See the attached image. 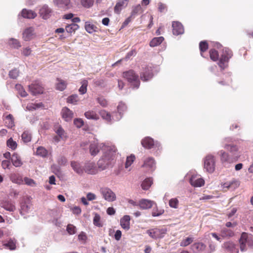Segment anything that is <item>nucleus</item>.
<instances>
[{
  "instance_id": "obj_1",
  "label": "nucleus",
  "mask_w": 253,
  "mask_h": 253,
  "mask_svg": "<svg viewBox=\"0 0 253 253\" xmlns=\"http://www.w3.org/2000/svg\"><path fill=\"white\" fill-rule=\"evenodd\" d=\"M100 150L102 156L97 161V165L101 170H103L114 163L118 154V149L114 144L109 142L99 143L93 141L90 143L89 152L91 156H97Z\"/></svg>"
},
{
  "instance_id": "obj_2",
  "label": "nucleus",
  "mask_w": 253,
  "mask_h": 253,
  "mask_svg": "<svg viewBox=\"0 0 253 253\" xmlns=\"http://www.w3.org/2000/svg\"><path fill=\"white\" fill-rule=\"evenodd\" d=\"M210 56L213 61H218V65L221 70H224L228 66L229 60L233 56L232 51L228 47H224L219 53L214 49L210 50Z\"/></svg>"
},
{
  "instance_id": "obj_3",
  "label": "nucleus",
  "mask_w": 253,
  "mask_h": 253,
  "mask_svg": "<svg viewBox=\"0 0 253 253\" xmlns=\"http://www.w3.org/2000/svg\"><path fill=\"white\" fill-rule=\"evenodd\" d=\"M142 146L145 149L152 150V152L155 156H159L163 150L161 143L158 140H155L152 138L147 136L141 141Z\"/></svg>"
},
{
  "instance_id": "obj_4",
  "label": "nucleus",
  "mask_w": 253,
  "mask_h": 253,
  "mask_svg": "<svg viewBox=\"0 0 253 253\" xmlns=\"http://www.w3.org/2000/svg\"><path fill=\"white\" fill-rule=\"evenodd\" d=\"M238 140L231 137H225L222 141L223 147L228 151L234 158H239L240 153L237 145Z\"/></svg>"
},
{
  "instance_id": "obj_5",
  "label": "nucleus",
  "mask_w": 253,
  "mask_h": 253,
  "mask_svg": "<svg viewBox=\"0 0 253 253\" xmlns=\"http://www.w3.org/2000/svg\"><path fill=\"white\" fill-rule=\"evenodd\" d=\"M240 249L241 252L247 251L248 248L253 249V236L243 232L239 239Z\"/></svg>"
},
{
  "instance_id": "obj_6",
  "label": "nucleus",
  "mask_w": 253,
  "mask_h": 253,
  "mask_svg": "<svg viewBox=\"0 0 253 253\" xmlns=\"http://www.w3.org/2000/svg\"><path fill=\"white\" fill-rule=\"evenodd\" d=\"M204 169L206 171L212 173L215 169V157L214 155L209 154L203 159Z\"/></svg>"
},
{
  "instance_id": "obj_7",
  "label": "nucleus",
  "mask_w": 253,
  "mask_h": 253,
  "mask_svg": "<svg viewBox=\"0 0 253 253\" xmlns=\"http://www.w3.org/2000/svg\"><path fill=\"white\" fill-rule=\"evenodd\" d=\"M123 77L127 81L132 88L137 89L139 87L140 85L139 77L134 71L129 70L124 72Z\"/></svg>"
},
{
  "instance_id": "obj_8",
  "label": "nucleus",
  "mask_w": 253,
  "mask_h": 253,
  "mask_svg": "<svg viewBox=\"0 0 253 253\" xmlns=\"http://www.w3.org/2000/svg\"><path fill=\"white\" fill-rule=\"evenodd\" d=\"M141 167L148 172H153L156 168V162L155 159L151 156H144L142 159Z\"/></svg>"
},
{
  "instance_id": "obj_9",
  "label": "nucleus",
  "mask_w": 253,
  "mask_h": 253,
  "mask_svg": "<svg viewBox=\"0 0 253 253\" xmlns=\"http://www.w3.org/2000/svg\"><path fill=\"white\" fill-rule=\"evenodd\" d=\"M188 177L190 184L194 187H201L205 184L204 179L199 174L190 171L186 175Z\"/></svg>"
},
{
  "instance_id": "obj_10",
  "label": "nucleus",
  "mask_w": 253,
  "mask_h": 253,
  "mask_svg": "<svg viewBox=\"0 0 253 253\" xmlns=\"http://www.w3.org/2000/svg\"><path fill=\"white\" fill-rule=\"evenodd\" d=\"M33 205L29 197L24 198L20 203V214L26 217L27 214L30 213L33 210Z\"/></svg>"
},
{
  "instance_id": "obj_11",
  "label": "nucleus",
  "mask_w": 253,
  "mask_h": 253,
  "mask_svg": "<svg viewBox=\"0 0 253 253\" xmlns=\"http://www.w3.org/2000/svg\"><path fill=\"white\" fill-rule=\"evenodd\" d=\"M100 192L103 198L107 202H112L116 201V194L108 187H102L100 189Z\"/></svg>"
},
{
  "instance_id": "obj_12",
  "label": "nucleus",
  "mask_w": 253,
  "mask_h": 253,
  "mask_svg": "<svg viewBox=\"0 0 253 253\" xmlns=\"http://www.w3.org/2000/svg\"><path fill=\"white\" fill-rule=\"evenodd\" d=\"M167 230L165 228H153L147 230L146 233L153 239L156 240L163 238L167 233Z\"/></svg>"
},
{
  "instance_id": "obj_13",
  "label": "nucleus",
  "mask_w": 253,
  "mask_h": 253,
  "mask_svg": "<svg viewBox=\"0 0 253 253\" xmlns=\"http://www.w3.org/2000/svg\"><path fill=\"white\" fill-rule=\"evenodd\" d=\"M153 77V68L151 65L145 66L140 73V79L143 82L151 80Z\"/></svg>"
},
{
  "instance_id": "obj_14",
  "label": "nucleus",
  "mask_w": 253,
  "mask_h": 253,
  "mask_svg": "<svg viewBox=\"0 0 253 253\" xmlns=\"http://www.w3.org/2000/svg\"><path fill=\"white\" fill-rule=\"evenodd\" d=\"M222 248L226 253H239V245L232 241L225 242L222 245Z\"/></svg>"
},
{
  "instance_id": "obj_15",
  "label": "nucleus",
  "mask_w": 253,
  "mask_h": 253,
  "mask_svg": "<svg viewBox=\"0 0 253 253\" xmlns=\"http://www.w3.org/2000/svg\"><path fill=\"white\" fill-rule=\"evenodd\" d=\"M127 106L123 101H120L117 107V111L114 112L117 121H119L123 117L125 113L127 111Z\"/></svg>"
},
{
  "instance_id": "obj_16",
  "label": "nucleus",
  "mask_w": 253,
  "mask_h": 253,
  "mask_svg": "<svg viewBox=\"0 0 253 253\" xmlns=\"http://www.w3.org/2000/svg\"><path fill=\"white\" fill-rule=\"evenodd\" d=\"M99 170L101 171L99 169L98 166H96L95 163L93 162H87L84 165V171L88 174H95Z\"/></svg>"
},
{
  "instance_id": "obj_17",
  "label": "nucleus",
  "mask_w": 253,
  "mask_h": 253,
  "mask_svg": "<svg viewBox=\"0 0 253 253\" xmlns=\"http://www.w3.org/2000/svg\"><path fill=\"white\" fill-rule=\"evenodd\" d=\"M99 115L103 120L109 124H112L115 122H118L116 119V116L114 112L111 114L105 110H101L99 111Z\"/></svg>"
},
{
  "instance_id": "obj_18",
  "label": "nucleus",
  "mask_w": 253,
  "mask_h": 253,
  "mask_svg": "<svg viewBox=\"0 0 253 253\" xmlns=\"http://www.w3.org/2000/svg\"><path fill=\"white\" fill-rule=\"evenodd\" d=\"M206 246L203 243L198 242L191 246V250L194 253H209L206 251Z\"/></svg>"
},
{
  "instance_id": "obj_19",
  "label": "nucleus",
  "mask_w": 253,
  "mask_h": 253,
  "mask_svg": "<svg viewBox=\"0 0 253 253\" xmlns=\"http://www.w3.org/2000/svg\"><path fill=\"white\" fill-rule=\"evenodd\" d=\"M172 33L176 36L182 35L184 32V30L182 24L178 21H174L172 22Z\"/></svg>"
},
{
  "instance_id": "obj_20",
  "label": "nucleus",
  "mask_w": 253,
  "mask_h": 253,
  "mask_svg": "<svg viewBox=\"0 0 253 253\" xmlns=\"http://www.w3.org/2000/svg\"><path fill=\"white\" fill-rule=\"evenodd\" d=\"M30 91L33 95L41 94L43 92V87L40 83H35L29 85Z\"/></svg>"
},
{
  "instance_id": "obj_21",
  "label": "nucleus",
  "mask_w": 253,
  "mask_h": 253,
  "mask_svg": "<svg viewBox=\"0 0 253 253\" xmlns=\"http://www.w3.org/2000/svg\"><path fill=\"white\" fill-rule=\"evenodd\" d=\"M0 206L10 212L14 211L16 207L13 202L8 200H2L0 203Z\"/></svg>"
},
{
  "instance_id": "obj_22",
  "label": "nucleus",
  "mask_w": 253,
  "mask_h": 253,
  "mask_svg": "<svg viewBox=\"0 0 253 253\" xmlns=\"http://www.w3.org/2000/svg\"><path fill=\"white\" fill-rule=\"evenodd\" d=\"M51 9L46 5H43L39 11L40 16L44 19H48L51 16Z\"/></svg>"
},
{
  "instance_id": "obj_23",
  "label": "nucleus",
  "mask_w": 253,
  "mask_h": 253,
  "mask_svg": "<svg viewBox=\"0 0 253 253\" xmlns=\"http://www.w3.org/2000/svg\"><path fill=\"white\" fill-rule=\"evenodd\" d=\"M62 118L66 122H70L72 120L74 114L73 112L67 107H64L61 111Z\"/></svg>"
},
{
  "instance_id": "obj_24",
  "label": "nucleus",
  "mask_w": 253,
  "mask_h": 253,
  "mask_svg": "<svg viewBox=\"0 0 253 253\" xmlns=\"http://www.w3.org/2000/svg\"><path fill=\"white\" fill-rule=\"evenodd\" d=\"M154 204L155 203L153 201L143 199L139 201L138 206L141 209L146 210L152 207Z\"/></svg>"
},
{
  "instance_id": "obj_25",
  "label": "nucleus",
  "mask_w": 253,
  "mask_h": 253,
  "mask_svg": "<svg viewBox=\"0 0 253 253\" xmlns=\"http://www.w3.org/2000/svg\"><path fill=\"white\" fill-rule=\"evenodd\" d=\"M128 0H120L117 3L114 7V12L117 14H120L121 11L128 4Z\"/></svg>"
},
{
  "instance_id": "obj_26",
  "label": "nucleus",
  "mask_w": 253,
  "mask_h": 253,
  "mask_svg": "<svg viewBox=\"0 0 253 253\" xmlns=\"http://www.w3.org/2000/svg\"><path fill=\"white\" fill-rule=\"evenodd\" d=\"M34 36V29L30 27L25 29L23 33V38L25 41L31 40Z\"/></svg>"
},
{
  "instance_id": "obj_27",
  "label": "nucleus",
  "mask_w": 253,
  "mask_h": 253,
  "mask_svg": "<svg viewBox=\"0 0 253 253\" xmlns=\"http://www.w3.org/2000/svg\"><path fill=\"white\" fill-rule=\"evenodd\" d=\"M24 18L27 19H34L37 16V13L32 10L27 9L26 8L23 9L20 14H19Z\"/></svg>"
},
{
  "instance_id": "obj_28",
  "label": "nucleus",
  "mask_w": 253,
  "mask_h": 253,
  "mask_svg": "<svg viewBox=\"0 0 253 253\" xmlns=\"http://www.w3.org/2000/svg\"><path fill=\"white\" fill-rule=\"evenodd\" d=\"M7 45L12 49H18L21 46L20 42L14 38H9L6 41Z\"/></svg>"
},
{
  "instance_id": "obj_29",
  "label": "nucleus",
  "mask_w": 253,
  "mask_h": 253,
  "mask_svg": "<svg viewBox=\"0 0 253 253\" xmlns=\"http://www.w3.org/2000/svg\"><path fill=\"white\" fill-rule=\"evenodd\" d=\"M84 116L88 120L97 121L99 119V115L93 110H89L84 113Z\"/></svg>"
},
{
  "instance_id": "obj_30",
  "label": "nucleus",
  "mask_w": 253,
  "mask_h": 253,
  "mask_svg": "<svg viewBox=\"0 0 253 253\" xmlns=\"http://www.w3.org/2000/svg\"><path fill=\"white\" fill-rule=\"evenodd\" d=\"M54 3L58 7L62 8L69 9L71 6L70 0H54Z\"/></svg>"
},
{
  "instance_id": "obj_31",
  "label": "nucleus",
  "mask_w": 253,
  "mask_h": 253,
  "mask_svg": "<svg viewBox=\"0 0 253 253\" xmlns=\"http://www.w3.org/2000/svg\"><path fill=\"white\" fill-rule=\"evenodd\" d=\"M71 166L73 170L79 174H82L84 173V167L83 168L81 164L76 161L71 162Z\"/></svg>"
},
{
  "instance_id": "obj_32",
  "label": "nucleus",
  "mask_w": 253,
  "mask_h": 253,
  "mask_svg": "<svg viewBox=\"0 0 253 253\" xmlns=\"http://www.w3.org/2000/svg\"><path fill=\"white\" fill-rule=\"evenodd\" d=\"M130 218L129 215L124 216L120 220L121 227L124 229L128 230L130 228Z\"/></svg>"
},
{
  "instance_id": "obj_33",
  "label": "nucleus",
  "mask_w": 253,
  "mask_h": 253,
  "mask_svg": "<svg viewBox=\"0 0 253 253\" xmlns=\"http://www.w3.org/2000/svg\"><path fill=\"white\" fill-rule=\"evenodd\" d=\"M11 162L15 167H21L23 163L19 155L17 153H13L11 158Z\"/></svg>"
},
{
  "instance_id": "obj_34",
  "label": "nucleus",
  "mask_w": 253,
  "mask_h": 253,
  "mask_svg": "<svg viewBox=\"0 0 253 253\" xmlns=\"http://www.w3.org/2000/svg\"><path fill=\"white\" fill-rule=\"evenodd\" d=\"M4 121L5 126L8 128H12L14 126V118L11 114L6 115Z\"/></svg>"
},
{
  "instance_id": "obj_35",
  "label": "nucleus",
  "mask_w": 253,
  "mask_h": 253,
  "mask_svg": "<svg viewBox=\"0 0 253 253\" xmlns=\"http://www.w3.org/2000/svg\"><path fill=\"white\" fill-rule=\"evenodd\" d=\"M218 155L220 156L221 162L224 165L229 163L230 157L228 153L223 150H220L218 152Z\"/></svg>"
},
{
  "instance_id": "obj_36",
  "label": "nucleus",
  "mask_w": 253,
  "mask_h": 253,
  "mask_svg": "<svg viewBox=\"0 0 253 253\" xmlns=\"http://www.w3.org/2000/svg\"><path fill=\"white\" fill-rule=\"evenodd\" d=\"M84 27L86 32L89 34H92L97 30V27L89 21L85 22Z\"/></svg>"
},
{
  "instance_id": "obj_37",
  "label": "nucleus",
  "mask_w": 253,
  "mask_h": 253,
  "mask_svg": "<svg viewBox=\"0 0 253 253\" xmlns=\"http://www.w3.org/2000/svg\"><path fill=\"white\" fill-rule=\"evenodd\" d=\"M10 180L12 181V182L20 184L22 183L23 180L22 179V177L18 173H12L10 176Z\"/></svg>"
},
{
  "instance_id": "obj_38",
  "label": "nucleus",
  "mask_w": 253,
  "mask_h": 253,
  "mask_svg": "<svg viewBox=\"0 0 253 253\" xmlns=\"http://www.w3.org/2000/svg\"><path fill=\"white\" fill-rule=\"evenodd\" d=\"M164 40L163 37H159L153 38L150 42V46L151 47H155L160 44Z\"/></svg>"
},
{
  "instance_id": "obj_39",
  "label": "nucleus",
  "mask_w": 253,
  "mask_h": 253,
  "mask_svg": "<svg viewBox=\"0 0 253 253\" xmlns=\"http://www.w3.org/2000/svg\"><path fill=\"white\" fill-rule=\"evenodd\" d=\"M234 233L230 229L223 228L221 231V236L222 238H225L233 236Z\"/></svg>"
},
{
  "instance_id": "obj_40",
  "label": "nucleus",
  "mask_w": 253,
  "mask_h": 253,
  "mask_svg": "<svg viewBox=\"0 0 253 253\" xmlns=\"http://www.w3.org/2000/svg\"><path fill=\"white\" fill-rule=\"evenodd\" d=\"M43 107V104L42 102H40L29 104L27 106V109L28 110L32 111L39 108H42Z\"/></svg>"
},
{
  "instance_id": "obj_41",
  "label": "nucleus",
  "mask_w": 253,
  "mask_h": 253,
  "mask_svg": "<svg viewBox=\"0 0 253 253\" xmlns=\"http://www.w3.org/2000/svg\"><path fill=\"white\" fill-rule=\"evenodd\" d=\"M16 241L15 239H10L6 243L4 244V246L10 250L16 249Z\"/></svg>"
},
{
  "instance_id": "obj_42",
  "label": "nucleus",
  "mask_w": 253,
  "mask_h": 253,
  "mask_svg": "<svg viewBox=\"0 0 253 253\" xmlns=\"http://www.w3.org/2000/svg\"><path fill=\"white\" fill-rule=\"evenodd\" d=\"M152 180L150 178L145 179L141 184V187L144 190H148L152 184Z\"/></svg>"
},
{
  "instance_id": "obj_43",
  "label": "nucleus",
  "mask_w": 253,
  "mask_h": 253,
  "mask_svg": "<svg viewBox=\"0 0 253 253\" xmlns=\"http://www.w3.org/2000/svg\"><path fill=\"white\" fill-rule=\"evenodd\" d=\"M135 159V156L133 154H131L130 156L127 157L125 163V168L128 169L134 162Z\"/></svg>"
},
{
  "instance_id": "obj_44",
  "label": "nucleus",
  "mask_w": 253,
  "mask_h": 253,
  "mask_svg": "<svg viewBox=\"0 0 253 253\" xmlns=\"http://www.w3.org/2000/svg\"><path fill=\"white\" fill-rule=\"evenodd\" d=\"M36 153L40 157H45L48 154V152L44 147L41 146L37 148Z\"/></svg>"
},
{
  "instance_id": "obj_45",
  "label": "nucleus",
  "mask_w": 253,
  "mask_h": 253,
  "mask_svg": "<svg viewBox=\"0 0 253 253\" xmlns=\"http://www.w3.org/2000/svg\"><path fill=\"white\" fill-rule=\"evenodd\" d=\"M94 0H80L81 4L85 8H89L93 5Z\"/></svg>"
},
{
  "instance_id": "obj_46",
  "label": "nucleus",
  "mask_w": 253,
  "mask_h": 253,
  "mask_svg": "<svg viewBox=\"0 0 253 253\" xmlns=\"http://www.w3.org/2000/svg\"><path fill=\"white\" fill-rule=\"evenodd\" d=\"M79 100V98L78 95L73 94L67 98V101L69 103L75 105L77 104Z\"/></svg>"
},
{
  "instance_id": "obj_47",
  "label": "nucleus",
  "mask_w": 253,
  "mask_h": 253,
  "mask_svg": "<svg viewBox=\"0 0 253 253\" xmlns=\"http://www.w3.org/2000/svg\"><path fill=\"white\" fill-rule=\"evenodd\" d=\"M55 131L61 139L66 137V133L61 126H58L57 128H55Z\"/></svg>"
},
{
  "instance_id": "obj_48",
  "label": "nucleus",
  "mask_w": 253,
  "mask_h": 253,
  "mask_svg": "<svg viewBox=\"0 0 253 253\" xmlns=\"http://www.w3.org/2000/svg\"><path fill=\"white\" fill-rule=\"evenodd\" d=\"M79 28V26L78 25L74 23H72L71 24H69L67 25L66 27L65 30L67 31V32L71 33L77 30Z\"/></svg>"
},
{
  "instance_id": "obj_49",
  "label": "nucleus",
  "mask_w": 253,
  "mask_h": 253,
  "mask_svg": "<svg viewBox=\"0 0 253 253\" xmlns=\"http://www.w3.org/2000/svg\"><path fill=\"white\" fill-rule=\"evenodd\" d=\"M199 48L201 51L202 56L205 57L203 55V52L207 50L208 48V44L206 41H202L199 43Z\"/></svg>"
},
{
  "instance_id": "obj_50",
  "label": "nucleus",
  "mask_w": 253,
  "mask_h": 253,
  "mask_svg": "<svg viewBox=\"0 0 253 253\" xmlns=\"http://www.w3.org/2000/svg\"><path fill=\"white\" fill-rule=\"evenodd\" d=\"M15 88L18 91V93L22 97H26L27 95V93L23 88V86L19 84H17L15 85Z\"/></svg>"
},
{
  "instance_id": "obj_51",
  "label": "nucleus",
  "mask_w": 253,
  "mask_h": 253,
  "mask_svg": "<svg viewBox=\"0 0 253 253\" xmlns=\"http://www.w3.org/2000/svg\"><path fill=\"white\" fill-rule=\"evenodd\" d=\"M58 83L56 84V88L58 90L62 91L66 87V83L62 80H57Z\"/></svg>"
},
{
  "instance_id": "obj_52",
  "label": "nucleus",
  "mask_w": 253,
  "mask_h": 253,
  "mask_svg": "<svg viewBox=\"0 0 253 253\" xmlns=\"http://www.w3.org/2000/svg\"><path fill=\"white\" fill-rule=\"evenodd\" d=\"M22 139L25 143L29 142L31 140V134L27 131H25L22 134Z\"/></svg>"
},
{
  "instance_id": "obj_53",
  "label": "nucleus",
  "mask_w": 253,
  "mask_h": 253,
  "mask_svg": "<svg viewBox=\"0 0 253 253\" xmlns=\"http://www.w3.org/2000/svg\"><path fill=\"white\" fill-rule=\"evenodd\" d=\"M179 201L176 198L171 199L169 202V207L171 208L177 209L178 207Z\"/></svg>"
},
{
  "instance_id": "obj_54",
  "label": "nucleus",
  "mask_w": 253,
  "mask_h": 253,
  "mask_svg": "<svg viewBox=\"0 0 253 253\" xmlns=\"http://www.w3.org/2000/svg\"><path fill=\"white\" fill-rule=\"evenodd\" d=\"M87 84L88 83L86 80H83L82 82V86L80 87L79 90L81 94H84L86 92Z\"/></svg>"
},
{
  "instance_id": "obj_55",
  "label": "nucleus",
  "mask_w": 253,
  "mask_h": 253,
  "mask_svg": "<svg viewBox=\"0 0 253 253\" xmlns=\"http://www.w3.org/2000/svg\"><path fill=\"white\" fill-rule=\"evenodd\" d=\"M7 145L12 150H15L17 146V144L16 141H14L12 138H10L7 141Z\"/></svg>"
},
{
  "instance_id": "obj_56",
  "label": "nucleus",
  "mask_w": 253,
  "mask_h": 253,
  "mask_svg": "<svg viewBox=\"0 0 253 253\" xmlns=\"http://www.w3.org/2000/svg\"><path fill=\"white\" fill-rule=\"evenodd\" d=\"M142 12V9L141 5L140 4H137V5L133 7L131 13V16H133L135 15Z\"/></svg>"
},
{
  "instance_id": "obj_57",
  "label": "nucleus",
  "mask_w": 253,
  "mask_h": 253,
  "mask_svg": "<svg viewBox=\"0 0 253 253\" xmlns=\"http://www.w3.org/2000/svg\"><path fill=\"white\" fill-rule=\"evenodd\" d=\"M193 241V238L187 237L183 240L180 244L181 247H186L190 245Z\"/></svg>"
},
{
  "instance_id": "obj_58",
  "label": "nucleus",
  "mask_w": 253,
  "mask_h": 253,
  "mask_svg": "<svg viewBox=\"0 0 253 253\" xmlns=\"http://www.w3.org/2000/svg\"><path fill=\"white\" fill-rule=\"evenodd\" d=\"M93 222L94 225L97 227H101L102 226V224L100 222V216L97 213L95 214L94 216L93 217Z\"/></svg>"
},
{
  "instance_id": "obj_59",
  "label": "nucleus",
  "mask_w": 253,
  "mask_h": 253,
  "mask_svg": "<svg viewBox=\"0 0 253 253\" xmlns=\"http://www.w3.org/2000/svg\"><path fill=\"white\" fill-rule=\"evenodd\" d=\"M97 101L103 107H106L108 105L107 100L102 96L98 97Z\"/></svg>"
},
{
  "instance_id": "obj_60",
  "label": "nucleus",
  "mask_w": 253,
  "mask_h": 253,
  "mask_svg": "<svg viewBox=\"0 0 253 253\" xmlns=\"http://www.w3.org/2000/svg\"><path fill=\"white\" fill-rule=\"evenodd\" d=\"M164 212V210L163 209H154L152 212V215L153 217L159 216L163 214Z\"/></svg>"
},
{
  "instance_id": "obj_61",
  "label": "nucleus",
  "mask_w": 253,
  "mask_h": 253,
  "mask_svg": "<svg viewBox=\"0 0 253 253\" xmlns=\"http://www.w3.org/2000/svg\"><path fill=\"white\" fill-rule=\"evenodd\" d=\"M19 75V72L16 69H14L11 70L9 73V77L13 79H16L18 77Z\"/></svg>"
},
{
  "instance_id": "obj_62",
  "label": "nucleus",
  "mask_w": 253,
  "mask_h": 253,
  "mask_svg": "<svg viewBox=\"0 0 253 253\" xmlns=\"http://www.w3.org/2000/svg\"><path fill=\"white\" fill-rule=\"evenodd\" d=\"M230 189H235L236 188H238L240 185V182L239 181L236 180V179H233L231 181H230Z\"/></svg>"
},
{
  "instance_id": "obj_63",
  "label": "nucleus",
  "mask_w": 253,
  "mask_h": 253,
  "mask_svg": "<svg viewBox=\"0 0 253 253\" xmlns=\"http://www.w3.org/2000/svg\"><path fill=\"white\" fill-rule=\"evenodd\" d=\"M74 125L78 128H80L84 124V121L81 118H76L74 120Z\"/></svg>"
},
{
  "instance_id": "obj_64",
  "label": "nucleus",
  "mask_w": 253,
  "mask_h": 253,
  "mask_svg": "<svg viewBox=\"0 0 253 253\" xmlns=\"http://www.w3.org/2000/svg\"><path fill=\"white\" fill-rule=\"evenodd\" d=\"M66 229L68 233L70 235H73L76 232V227L72 224L68 225Z\"/></svg>"
}]
</instances>
